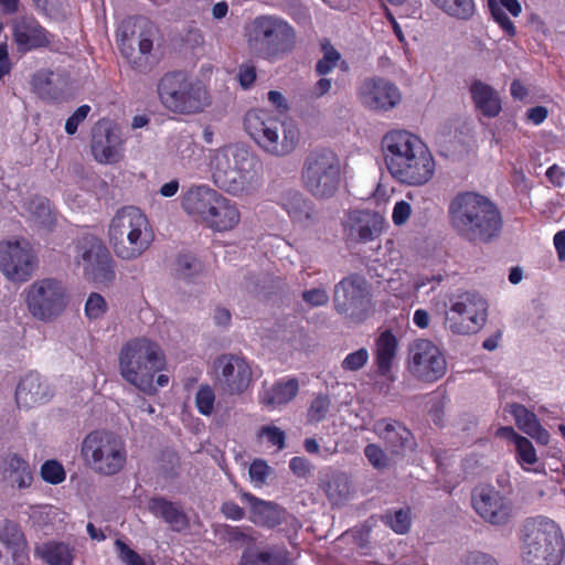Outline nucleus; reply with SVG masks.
Here are the masks:
<instances>
[{
	"instance_id": "1",
	"label": "nucleus",
	"mask_w": 565,
	"mask_h": 565,
	"mask_svg": "<svg viewBox=\"0 0 565 565\" xmlns=\"http://www.w3.org/2000/svg\"><path fill=\"white\" fill-rule=\"evenodd\" d=\"M207 163L215 186L233 196L248 195L259 185L258 161L243 145L210 150Z\"/></svg>"
},
{
	"instance_id": "2",
	"label": "nucleus",
	"mask_w": 565,
	"mask_h": 565,
	"mask_svg": "<svg viewBox=\"0 0 565 565\" xmlns=\"http://www.w3.org/2000/svg\"><path fill=\"white\" fill-rule=\"evenodd\" d=\"M449 217L458 234L471 242H490L502 228L497 205L476 192L459 193L449 205Z\"/></svg>"
},
{
	"instance_id": "3",
	"label": "nucleus",
	"mask_w": 565,
	"mask_h": 565,
	"mask_svg": "<svg viewBox=\"0 0 565 565\" xmlns=\"http://www.w3.org/2000/svg\"><path fill=\"white\" fill-rule=\"evenodd\" d=\"M166 359L160 344L147 337L126 341L118 353L121 377L139 391L152 395L157 392L154 375L164 367Z\"/></svg>"
},
{
	"instance_id": "4",
	"label": "nucleus",
	"mask_w": 565,
	"mask_h": 565,
	"mask_svg": "<svg viewBox=\"0 0 565 565\" xmlns=\"http://www.w3.org/2000/svg\"><path fill=\"white\" fill-rule=\"evenodd\" d=\"M154 233L145 213L125 206L117 211L108 225V242L117 257L134 260L152 245Z\"/></svg>"
},
{
	"instance_id": "5",
	"label": "nucleus",
	"mask_w": 565,
	"mask_h": 565,
	"mask_svg": "<svg viewBox=\"0 0 565 565\" xmlns=\"http://www.w3.org/2000/svg\"><path fill=\"white\" fill-rule=\"evenodd\" d=\"M246 36L250 51L271 63L290 55L298 43L296 29L277 14H260L254 18Z\"/></svg>"
},
{
	"instance_id": "6",
	"label": "nucleus",
	"mask_w": 565,
	"mask_h": 565,
	"mask_svg": "<svg viewBox=\"0 0 565 565\" xmlns=\"http://www.w3.org/2000/svg\"><path fill=\"white\" fill-rule=\"evenodd\" d=\"M446 295L438 292L430 299V306L436 312L444 315V327L457 335H471L478 333L486 324L488 318V302L479 294L472 291L460 292L445 301Z\"/></svg>"
},
{
	"instance_id": "7",
	"label": "nucleus",
	"mask_w": 565,
	"mask_h": 565,
	"mask_svg": "<svg viewBox=\"0 0 565 565\" xmlns=\"http://www.w3.org/2000/svg\"><path fill=\"white\" fill-rule=\"evenodd\" d=\"M244 129L264 152L276 157L291 153L300 138L294 122L281 121L263 108L250 109L245 114Z\"/></svg>"
},
{
	"instance_id": "8",
	"label": "nucleus",
	"mask_w": 565,
	"mask_h": 565,
	"mask_svg": "<svg viewBox=\"0 0 565 565\" xmlns=\"http://www.w3.org/2000/svg\"><path fill=\"white\" fill-rule=\"evenodd\" d=\"M524 565H561L564 540L558 524L544 515L530 518L523 525Z\"/></svg>"
},
{
	"instance_id": "9",
	"label": "nucleus",
	"mask_w": 565,
	"mask_h": 565,
	"mask_svg": "<svg viewBox=\"0 0 565 565\" xmlns=\"http://www.w3.org/2000/svg\"><path fill=\"white\" fill-rule=\"evenodd\" d=\"M161 105L177 115H195L211 105L207 87L199 79L181 72L167 73L158 83Z\"/></svg>"
},
{
	"instance_id": "10",
	"label": "nucleus",
	"mask_w": 565,
	"mask_h": 565,
	"mask_svg": "<svg viewBox=\"0 0 565 565\" xmlns=\"http://www.w3.org/2000/svg\"><path fill=\"white\" fill-rule=\"evenodd\" d=\"M81 456L94 473L111 477L127 463L128 452L124 438L114 431L97 429L87 434L81 444Z\"/></svg>"
},
{
	"instance_id": "11",
	"label": "nucleus",
	"mask_w": 565,
	"mask_h": 565,
	"mask_svg": "<svg viewBox=\"0 0 565 565\" xmlns=\"http://www.w3.org/2000/svg\"><path fill=\"white\" fill-rule=\"evenodd\" d=\"M303 189L317 200H329L339 191L342 182V164L330 149L310 152L300 173Z\"/></svg>"
},
{
	"instance_id": "12",
	"label": "nucleus",
	"mask_w": 565,
	"mask_h": 565,
	"mask_svg": "<svg viewBox=\"0 0 565 565\" xmlns=\"http://www.w3.org/2000/svg\"><path fill=\"white\" fill-rule=\"evenodd\" d=\"M30 316L50 323L65 311L68 303L67 290L55 278H41L29 285L22 292Z\"/></svg>"
},
{
	"instance_id": "13",
	"label": "nucleus",
	"mask_w": 565,
	"mask_h": 565,
	"mask_svg": "<svg viewBox=\"0 0 565 565\" xmlns=\"http://www.w3.org/2000/svg\"><path fill=\"white\" fill-rule=\"evenodd\" d=\"M36 267V254L25 238L9 237L0 241V273L8 281L26 282Z\"/></svg>"
},
{
	"instance_id": "14",
	"label": "nucleus",
	"mask_w": 565,
	"mask_h": 565,
	"mask_svg": "<svg viewBox=\"0 0 565 565\" xmlns=\"http://www.w3.org/2000/svg\"><path fill=\"white\" fill-rule=\"evenodd\" d=\"M74 259L84 275L96 284L109 285L115 279L111 256L95 235L85 234L77 239Z\"/></svg>"
},
{
	"instance_id": "15",
	"label": "nucleus",
	"mask_w": 565,
	"mask_h": 565,
	"mask_svg": "<svg viewBox=\"0 0 565 565\" xmlns=\"http://www.w3.org/2000/svg\"><path fill=\"white\" fill-rule=\"evenodd\" d=\"M406 367L422 382L434 383L447 372V361L441 349L429 339H416L407 349Z\"/></svg>"
},
{
	"instance_id": "16",
	"label": "nucleus",
	"mask_w": 565,
	"mask_h": 565,
	"mask_svg": "<svg viewBox=\"0 0 565 565\" xmlns=\"http://www.w3.org/2000/svg\"><path fill=\"white\" fill-rule=\"evenodd\" d=\"M356 97L366 109L387 113L402 102L401 89L387 78L372 76L364 78L358 86Z\"/></svg>"
},
{
	"instance_id": "17",
	"label": "nucleus",
	"mask_w": 565,
	"mask_h": 565,
	"mask_svg": "<svg viewBox=\"0 0 565 565\" xmlns=\"http://www.w3.org/2000/svg\"><path fill=\"white\" fill-rule=\"evenodd\" d=\"M215 379L226 393L239 395L252 383V366L243 356L224 354L215 361Z\"/></svg>"
},
{
	"instance_id": "18",
	"label": "nucleus",
	"mask_w": 565,
	"mask_h": 565,
	"mask_svg": "<svg viewBox=\"0 0 565 565\" xmlns=\"http://www.w3.org/2000/svg\"><path fill=\"white\" fill-rule=\"evenodd\" d=\"M472 505L484 521L493 525L508 523L513 514L512 501L491 486H480L473 490Z\"/></svg>"
},
{
	"instance_id": "19",
	"label": "nucleus",
	"mask_w": 565,
	"mask_h": 565,
	"mask_svg": "<svg viewBox=\"0 0 565 565\" xmlns=\"http://www.w3.org/2000/svg\"><path fill=\"white\" fill-rule=\"evenodd\" d=\"M436 162L427 145L422 146L406 162L394 169L391 175L399 183L420 186L429 182L435 173Z\"/></svg>"
},
{
	"instance_id": "20",
	"label": "nucleus",
	"mask_w": 565,
	"mask_h": 565,
	"mask_svg": "<svg viewBox=\"0 0 565 565\" xmlns=\"http://www.w3.org/2000/svg\"><path fill=\"white\" fill-rule=\"evenodd\" d=\"M425 142L407 130H392L382 140L384 161L388 172L406 162Z\"/></svg>"
},
{
	"instance_id": "21",
	"label": "nucleus",
	"mask_w": 565,
	"mask_h": 565,
	"mask_svg": "<svg viewBox=\"0 0 565 565\" xmlns=\"http://www.w3.org/2000/svg\"><path fill=\"white\" fill-rule=\"evenodd\" d=\"M338 311L350 316H360L370 305V294L364 279L350 277L341 280L334 290Z\"/></svg>"
},
{
	"instance_id": "22",
	"label": "nucleus",
	"mask_w": 565,
	"mask_h": 565,
	"mask_svg": "<svg viewBox=\"0 0 565 565\" xmlns=\"http://www.w3.org/2000/svg\"><path fill=\"white\" fill-rule=\"evenodd\" d=\"M13 40L20 53L47 47L53 35L32 15L18 18L13 23Z\"/></svg>"
},
{
	"instance_id": "23",
	"label": "nucleus",
	"mask_w": 565,
	"mask_h": 565,
	"mask_svg": "<svg viewBox=\"0 0 565 565\" xmlns=\"http://www.w3.org/2000/svg\"><path fill=\"white\" fill-rule=\"evenodd\" d=\"M385 218L381 213L369 210H353L344 221L347 235L359 242H370L383 231Z\"/></svg>"
},
{
	"instance_id": "24",
	"label": "nucleus",
	"mask_w": 565,
	"mask_h": 565,
	"mask_svg": "<svg viewBox=\"0 0 565 565\" xmlns=\"http://www.w3.org/2000/svg\"><path fill=\"white\" fill-rule=\"evenodd\" d=\"M221 193L207 184L189 188L182 195V207L191 216L204 223Z\"/></svg>"
},
{
	"instance_id": "25",
	"label": "nucleus",
	"mask_w": 565,
	"mask_h": 565,
	"mask_svg": "<svg viewBox=\"0 0 565 565\" xmlns=\"http://www.w3.org/2000/svg\"><path fill=\"white\" fill-rule=\"evenodd\" d=\"M117 36L119 50L131 65L138 67L147 61L153 46L150 30H145L138 35H136L135 32L128 34L127 31L121 30L118 32Z\"/></svg>"
},
{
	"instance_id": "26",
	"label": "nucleus",
	"mask_w": 565,
	"mask_h": 565,
	"mask_svg": "<svg viewBox=\"0 0 565 565\" xmlns=\"http://www.w3.org/2000/svg\"><path fill=\"white\" fill-rule=\"evenodd\" d=\"M241 223V211L236 202L220 195L204 224L214 232H230Z\"/></svg>"
},
{
	"instance_id": "27",
	"label": "nucleus",
	"mask_w": 565,
	"mask_h": 565,
	"mask_svg": "<svg viewBox=\"0 0 565 565\" xmlns=\"http://www.w3.org/2000/svg\"><path fill=\"white\" fill-rule=\"evenodd\" d=\"M242 500L248 505L249 520L256 525L274 527L285 520L286 511L273 502L264 501L249 492H244Z\"/></svg>"
},
{
	"instance_id": "28",
	"label": "nucleus",
	"mask_w": 565,
	"mask_h": 565,
	"mask_svg": "<svg viewBox=\"0 0 565 565\" xmlns=\"http://www.w3.org/2000/svg\"><path fill=\"white\" fill-rule=\"evenodd\" d=\"M279 205L287 212L294 223L309 226L315 223L316 209L313 202L297 190L285 191Z\"/></svg>"
},
{
	"instance_id": "29",
	"label": "nucleus",
	"mask_w": 565,
	"mask_h": 565,
	"mask_svg": "<svg viewBox=\"0 0 565 565\" xmlns=\"http://www.w3.org/2000/svg\"><path fill=\"white\" fill-rule=\"evenodd\" d=\"M3 480L14 490L29 489L34 480L30 462L19 454H8L3 459Z\"/></svg>"
},
{
	"instance_id": "30",
	"label": "nucleus",
	"mask_w": 565,
	"mask_h": 565,
	"mask_svg": "<svg viewBox=\"0 0 565 565\" xmlns=\"http://www.w3.org/2000/svg\"><path fill=\"white\" fill-rule=\"evenodd\" d=\"M92 151L100 163L117 162L122 154V142L119 135L110 129H96L93 135Z\"/></svg>"
},
{
	"instance_id": "31",
	"label": "nucleus",
	"mask_w": 565,
	"mask_h": 565,
	"mask_svg": "<svg viewBox=\"0 0 565 565\" xmlns=\"http://www.w3.org/2000/svg\"><path fill=\"white\" fill-rule=\"evenodd\" d=\"M0 542L9 550L12 565H28L29 551L20 526L10 520H0Z\"/></svg>"
},
{
	"instance_id": "32",
	"label": "nucleus",
	"mask_w": 565,
	"mask_h": 565,
	"mask_svg": "<svg viewBox=\"0 0 565 565\" xmlns=\"http://www.w3.org/2000/svg\"><path fill=\"white\" fill-rule=\"evenodd\" d=\"M52 393L46 381L38 373L26 374L19 383L15 398L20 406L30 407L49 401Z\"/></svg>"
},
{
	"instance_id": "33",
	"label": "nucleus",
	"mask_w": 565,
	"mask_h": 565,
	"mask_svg": "<svg viewBox=\"0 0 565 565\" xmlns=\"http://www.w3.org/2000/svg\"><path fill=\"white\" fill-rule=\"evenodd\" d=\"M469 93L476 110L481 115L493 118L500 114L502 109L501 97L491 85L475 79L469 87Z\"/></svg>"
},
{
	"instance_id": "34",
	"label": "nucleus",
	"mask_w": 565,
	"mask_h": 565,
	"mask_svg": "<svg viewBox=\"0 0 565 565\" xmlns=\"http://www.w3.org/2000/svg\"><path fill=\"white\" fill-rule=\"evenodd\" d=\"M373 431L392 449L398 452L413 446L412 433L399 422L383 418L374 423Z\"/></svg>"
},
{
	"instance_id": "35",
	"label": "nucleus",
	"mask_w": 565,
	"mask_h": 565,
	"mask_svg": "<svg viewBox=\"0 0 565 565\" xmlns=\"http://www.w3.org/2000/svg\"><path fill=\"white\" fill-rule=\"evenodd\" d=\"M148 510L156 518L162 519L175 532H182L189 526V518L182 507L162 497L150 499Z\"/></svg>"
},
{
	"instance_id": "36",
	"label": "nucleus",
	"mask_w": 565,
	"mask_h": 565,
	"mask_svg": "<svg viewBox=\"0 0 565 565\" xmlns=\"http://www.w3.org/2000/svg\"><path fill=\"white\" fill-rule=\"evenodd\" d=\"M497 435L514 444L518 462L524 470L535 473L542 471L536 451L527 438L519 435L512 427H500Z\"/></svg>"
},
{
	"instance_id": "37",
	"label": "nucleus",
	"mask_w": 565,
	"mask_h": 565,
	"mask_svg": "<svg viewBox=\"0 0 565 565\" xmlns=\"http://www.w3.org/2000/svg\"><path fill=\"white\" fill-rule=\"evenodd\" d=\"M299 391L294 377L282 379L259 393V402L268 409H276L292 401Z\"/></svg>"
},
{
	"instance_id": "38",
	"label": "nucleus",
	"mask_w": 565,
	"mask_h": 565,
	"mask_svg": "<svg viewBox=\"0 0 565 565\" xmlns=\"http://www.w3.org/2000/svg\"><path fill=\"white\" fill-rule=\"evenodd\" d=\"M505 411L513 416L516 426L524 434L534 438L541 445L548 444L550 434L541 426L534 413L521 404H508Z\"/></svg>"
},
{
	"instance_id": "39",
	"label": "nucleus",
	"mask_w": 565,
	"mask_h": 565,
	"mask_svg": "<svg viewBox=\"0 0 565 565\" xmlns=\"http://www.w3.org/2000/svg\"><path fill=\"white\" fill-rule=\"evenodd\" d=\"M398 341L391 331L382 332L375 340L374 345V360L377 366V372L386 376L397 356Z\"/></svg>"
},
{
	"instance_id": "40",
	"label": "nucleus",
	"mask_w": 565,
	"mask_h": 565,
	"mask_svg": "<svg viewBox=\"0 0 565 565\" xmlns=\"http://www.w3.org/2000/svg\"><path fill=\"white\" fill-rule=\"evenodd\" d=\"M36 555L49 565H73L75 547L61 541H49L35 548Z\"/></svg>"
},
{
	"instance_id": "41",
	"label": "nucleus",
	"mask_w": 565,
	"mask_h": 565,
	"mask_svg": "<svg viewBox=\"0 0 565 565\" xmlns=\"http://www.w3.org/2000/svg\"><path fill=\"white\" fill-rule=\"evenodd\" d=\"M488 6L494 21L501 29L509 35L515 34V26L510 18L504 13V10L510 12L513 17H519L522 12V7L519 0H488Z\"/></svg>"
},
{
	"instance_id": "42",
	"label": "nucleus",
	"mask_w": 565,
	"mask_h": 565,
	"mask_svg": "<svg viewBox=\"0 0 565 565\" xmlns=\"http://www.w3.org/2000/svg\"><path fill=\"white\" fill-rule=\"evenodd\" d=\"M431 2L446 14L468 20L475 12L473 0H431Z\"/></svg>"
},
{
	"instance_id": "43",
	"label": "nucleus",
	"mask_w": 565,
	"mask_h": 565,
	"mask_svg": "<svg viewBox=\"0 0 565 565\" xmlns=\"http://www.w3.org/2000/svg\"><path fill=\"white\" fill-rule=\"evenodd\" d=\"M28 211L33 222L42 227H51L54 223V214L45 198H35L28 204Z\"/></svg>"
},
{
	"instance_id": "44",
	"label": "nucleus",
	"mask_w": 565,
	"mask_h": 565,
	"mask_svg": "<svg viewBox=\"0 0 565 565\" xmlns=\"http://www.w3.org/2000/svg\"><path fill=\"white\" fill-rule=\"evenodd\" d=\"M278 547H269L264 551L255 546H248L244 550L241 557V565H273L279 551Z\"/></svg>"
},
{
	"instance_id": "45",
	"label": "nucleus",
	"mask_w": 565,
	"mask_h": 565,
	"mask_svg": "<svg viewBox=\"0 0 565 565\" xmlns=\"http://www.w3.org/2000/svg\"><path fill=\"white\" fill-rule=\"evenodd\" d=\"M382 520L396 534H406L412 524L411 510L402 508L395 511H387Z\"/></svg>"
},
{
	"instance_id": "46",
	"label": "nucleus",
	"mask_w": 565,
	"mask_h": 565,
	"mask_svg": "<svg viewBox=\"0 0 565 565\" xmlns=\"http://www.w3.org/2000/svg\"><path fill=\"white\" fill-rule=\"evenodd\" d=\"M203 265L201 260L192 254H182L177 258L175 273L185 280H190L201 274Z\"/></svg>"
},
{
	"instance_id": "47",
	"label": "nucleus",
	"mask_w": 565,
	"mask_h": 565,
	"mask_svg": "<svg viewBox=\"0 0 565 565\" xmlns=\"http://www.w3.org/2000/svg\"><path fill=\"white\" fill-rule=\"evenodd\" d=\"M215 391L209 384H201L194 396V404L198 412L203 416H211L215 406Z\"/></svg>"
},
{
	"instance_id": "48",
	"label": "nucleus",
	"mask_w": 565,
	"mask_h": 565,
	"mask_svg": "<svg viewBox=\"0 0 565 565\" xmlns=\"http://www.w3.org/2000/svg\"><path fill=\"white\" fill-rule=\"evenodd\" d=\"M321 50L323 56L317 62L316 71L320 75H326L337 67L341 60V54L328 41L321 43Z\"/></svg>"
},
{
	"instance_id": "49",
	"label": "nucleus",
	"mask_w": 565,
	"mask_h": 565,
	"mask_svg": "<svg viewBox=\"0 0 565 565\" xmlns=\"http://www.w3.org/2000/svg\"><path fill=\"white\" fill-rule=\"evenodd\" d=\"M444 279L445 276L440 273L419 274L413 279V289L416 294H435Z\"/></svg>"
},
{
	"instance_id": "50",
	"label": "nucleus",
	"mask_w": 565,
	"mask_h": 565,
	"mask_svg": "<svg viewBox=\"0 0 565 565\" xmlns=\"http://www.w3.org/2000/svg\"><path fill=\"white\" fill-rule=\"evenodd\" d=\"M42 479L51 484H60L66 478V472L61 462L57 460H46L40 470Z\"/></svg>"
},
{
	"instance_id": "51",
	"label": "nucleus",
	"mask_w": 565,
	"mask_h": 565,
	"mask_svg": "<svg viewBox=\"0 0 565 565\" xmlns=\"http://www.w3.org/2000/svg\"><path fill=\"white\" fill-rule=\"evenodd\" d=\"M107 302L102 295L93 292L88 296L85 303V315L89 320H98L103 318L107 312Z\"/></svg>"
},
{
	"instance_id": "52",
	"label": "nucleus",
	"mask_w": 565,
	"mask_h": 565,
	"mask_svg": "<svg viewBox=\"0 0 565 565\" xmlns=\"http://www.w3.org/2000/svg\"><path fill=\"white\" fill-rule=\"evenodd\" d=\"M370 359L367 349L360 348L349 353L341 362L344 371L356 372L364 367Z\"/></svg>"
},
{
	"instance_id": "53",
	"label": "nucleus",
	"mask_w": 565,
	"mask_h": 565,
	"mask_svg": "<svg viewBox=\"0 0 565 565\" xmlns=\"http://www.w3.org/2000/svg\"><path fill=\"white\" fill-rule=\"evenodd\" d=\"M330 404V398L327 395L316 396L308 409V420L311 423L323 420L329 412Z\"/></svg>"
},
{
	"instance_id": "54",
	"label": "nucleus",
	"mask_w": 565,
	"mask_h": 565,
	"mask_svg": "<svg viewBox=\"0 0 565 565\" xmlns=\"http://www.w3.org/2000/svg\"><path fill=\"white\" fill-rule=\"evenodd\" d=\"M115 547L119 559L126 565H153L152 562L143 559L121 540H116Z\"/></svg>"
},
{
	"instance_id": "55",
	"label": "nucleus",
	"mask_w": 565,
	"mask_h": 565,
	"mask_svg": "<svg viewBox=\"0 0 565 565\" xmlns=\"http://www.w3.org/2000/svg\"><path fill=\"white\" fill-rule=\"evenodd\" d=\"M269 473L270 467L262 459L254 460L249 467L250 482L257 488L262 487L266 482Z\"/></svg>"
},
{
	"instance_id": "56",
	"label": "nucleus",
	"mask_w": 565,
	"mask_h": 565,
	"mask_svg": "<svg viewBox=\"0 0 565 565\" xmlns=\"http://www.w3.org/2000/svg\"><path fill=\"white\" fill-rule=\"evenodd\" d=\"M54 74L46 70H41L34 74L32 78V86L36 93L43 97L51 95V85L53 83Z\"/></svg>"
},
{
	"instance_id": "57",
	"label": "nucleus",
	"mask_w": 565,
	"mask_h": 565,
	"mask_svg": "<svg viewBox=\"0 0 565 565\" xmlns=\"http://www.w3.org/2000/svg\"><path fill=\"white\" fill-rule=\"evenodd\" d=\"M364 455L375 469H385L388 466V458L384 450L375 444H370L364 449Z\"/></svg>"
},
{
	"instance_id": "58",
	"label": "nucleus",
	"mask_w": 565,
	"mask_h": 565,
	"mask_svg": "<svg viewBox=\"0 0 565 565\" xmlns=\"http://www.w3.org/2000/svg\"><path fill=\"white\" fill-rule=\"evenodd\" d=\"M90 111V106L82 105L79 106L72 116L68 117L65 124V131L68 135H74L77 131V128L81 122H83Z\"/></svg>"
},
{
	"instance_id": "59",
	"label": "nucleus",
	"mask_w": 565,
	"mask_h": 565,
	"mask_svg": "<svg viewBox=\"0 0 565 565\" xmlns=\"http://www.w3.org/2000/svg\"><path fill=\"white\" fill-rule=\"evenodd\" d=\"M178 156L184 163H189L192 158L200 151V147L190 138H183L178 146Z\"/></svg>"
},
{
	"instance_id": "60",
	"label": "nucleus",
	"mask_w": 565,
	"mask_h": 565,
	"mask_svg": "<svg viewBox=\"0 0 565 565\" xmlns=\"http://www.w3.org/2000/svg\"><path fill=\"white\" fill-rule=\"evenodd\" d=\"M260 436L266 437L278 449H282L285 446V433L276 426H264L260 429Z\"/></svg>"
},
{
	"instance_id": "61",
	"label": "nucleus",
	"mask_w": 565,
	"mask_h": 565,
	"mask_svg": "<svg viewBox=\"0 0 565 565\" xmlns=\"http://www.w3.org/2000/svg\"><path fill=\"white\" fill-rule=\"evenodd\" d=\"M412 213L411 204L406 201H398L395 203L392 212L393 223L401 226L407 222Z\"/></svg>"
},
{
	"instance_id": "62",
	"label": "nucleus",
	"mask_w": 565,
	"mask_h": 565,
	"mask_svg": "<svg viewBox=\"0 0 565 565\" xmlns=\"http://www.w3.org/2000/svg\"><path fill=\"white\" fill-rule=\"evenodd\" d=\"M237 79L244 89H248L256 81V68L252 64H243L238 68Z\"/></svg>"
},
{
	"instance_id": "63",
	"label": "nucleus",
	"mask_w": 565,
	"mask_h": 565,
	"mask_svg": "<svg viewBox=\"0 0 565 565\" xmlns=\"http://www.w3.org/2000/svg\"><path fill=\"white\" fill-rule=\"evenodd\" d=\"M302 299L312 307L323 306L328 302L329 296L323 288H315L302 294Z\"/></svg>"
},
{
	"instance_id": "64",
	"label": "nucleus",
	"mask_w": 565,
	"mask_h": 565,
	"mask_svg": "<svg viewBox=\"0 0 565 565\" xmlns=\"http://www.w3.org/2000/svg\"><path fill=\"white\" fill-rule=\"evenodd\" d=\"M290 470L298 477L305 478L310 473V463L303 457H294L289 461Z\"/></svg>"
}]
</instances>
